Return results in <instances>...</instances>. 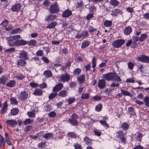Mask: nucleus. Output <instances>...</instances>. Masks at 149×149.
Segmentation results:
<instances>
[{"instance_id": "nucleus-1", "label": "nucleus", "mask_w": 149, "mask_h": 149, "mask_svg": "<svg viewBox=\"0 0 149 149\" xmlns=\"http://www.w3.org/2000/svg\"><path fill=\"white\" fill-rule=\"evenodd\" d=\"M103 77L108 81H122L120 77L117 75L115 72H110L104 74Z\"/></svg>"}, {"instance_id": "nucleus-2", "label": "nucleus", "mask_w": 149, "mask_h": 149, "mask_svg": "<svg viewBox=\"0 0 149 149\" xmlns=\"http://www.w3.org/2000/svg\"><path fill=\"white\" fill-rule=\"evenodd\" d=\"M125 42V40L123 39H118L113 42L112 45L115 48H118L120 47Z\"/></svg>"}, {"instance_id": "nucleus-3", "label": "nucleus", "mask_w": 149, "mask_h": 149, "mask_svg": "<svg viewBox=\"0 0 149 149\" xmlns=\"http://www.w3.org/2000/svg\"><path fill=\"white\" fill-rule=\"evenodd\" d=\"M59 10L58 6L56 2L51 5L50 7L49 11L52 14L56 13L58 12Z\"/></svg>"}, {"instance_id": "nucleus-4", "label": "nucleus", "mask_w": 149, "mask_h": 149, "mask_svg": "<svg viewBox=\"0 0 149 149\" xmlns=\"http://www.w3.org/2000/svg\"><path fill=\"white\" fill-rule=\"evenodd\" d=\"M28 97V94L25 91L20 92L18 95V98L22 100H26Z\"/></svg>"}, {"instance_id": "nucleus-5", "label": "nucleus", "mask_w": 149, "mask_h": 149, "mask_svg": "<svg viewBox=\"0 0 149 149\" xmlns=\"http://www.w3.org/2000/svg\"><path fill=\"white\" fill-rule=\"evenodd\" d=\"M70 75L66 73L65 74L61 75L60 79L61 81L65 82H68L70 80Z\"/></svg>"}, {"instance_id": "nucleus-6", "label": "nucleus", "mask_w": 149, "mask_h": 149, "mask_svg": "<svg viewBox=\"0 0 149 149\" xmlns=\"http://www.w3.org/2000/svg\"><path fill=\"white\" fill-rule=\"evenodd\" d=\"M18 54L19 55L18 58L20 59L27 60L29 58L28 57L27 52H25L24 51H21Z\"/></svg>"}, {"instance_id": "nucleus-7", "label": "nucleus", "mask_w": 149, "mask_h": 149, "mask_svg": "<svg viewBox=\"0 0 149 149\" xmlns=\"http://www.w3.org/2000/svg\"><path fill=\"white\" fill-rule=\"evenodd\" d=\"M77 116L75 114H73L72 116V118L69 120V122L73 126H77L78 124V122L76 118Z\"/></svg>"}, {"instance_id": "nucleus-8", "label": "nucleus", "mask_w": 149, "mask_h": 149, "mask_svg": "<svg viewBox=\"0 0 149 149\" xmlns=\"http://www.w3.org/2000/svg\"><path fill=\"white\" fill-rule=\"evenodd\" d=\"M137 59L139 60L142 62H149V57L144 55L140 56L138 57Z\"/></svg>"}, {"instance_id": "nucleus-9", "label": "nucleus", "mask_w": 149, "mask_h": 149, "mask_svg": "<svg viewBox=\"0 0 149 149\" xmlns=\"http://www.w3.org/2000/svg\"><path fill=\"white\" fill-rule=\"evenodd\" d=\"M6 122L7 125L12 127H16L17 124L16 120L13 119L7 120Z\"/></svg>"}, {"instance_id": "nucleus-10", "label": "nucleus", "mask_w": 149, "mask_h": 149, "mask_svg": "<svg viewBox=\"0 0 149 149\" xmlns=\"http://www.w3.org/2000/svg\"><path fill=\"white\" fill-rule=\"evenodd\" d=\"M6 40L7 41L8 45L10 46H15V41H14L13 36H10L6 37Z\"/></svg>"}, {"instance_id": "nucleus-11", "label": "nucleus", "mask_w": 149, "mask_h": 149, "mask_svg": "<svg viewBox=\"0 0 149 149\" xmlns=\"http://www.w3.org/2000/svg\"><path fill=\"white\" fill-rule=\"evenodd\" d=\"M21 4L19 3L16 4L11 8V10L14 12H17L21 9Z\"/></svg>"}, {"instance_id": "nucleus-12", "label": "nucleus", "mask_w": 149, "mask_h": 149, "mask_svg": "<svg viewBox=\"0 0 149 149\" xmlns=\"http://www.w3.org/2000/svg\"><path fill=\"white\" fill-rule=\"evenodd\" d=\"M28 42L23 40H17L15 41V46L24 45L27 44Z\"/></svg>"}, {"instance_id": "nucleus-13", "label": "nucleus", "mask_w": 149, "mask_h": 149, "mask_svg": "<svg viewBox=\"0 0 149 149\" xmlns=\"http://www.w3.org/2000/svg\"><path fill=\"white\" fill-rule=\"evenodd\" d=\"M56 17V15L49 14L46 17L45 20L47 21H51L55 20Z\"/></svg>"}, {"instance_id": "nucleus-14", "label": "nucleus", "mask_w": 149, "mask_h": 149, "mask_svg": "<svg viewBox=\"0 0 149 149\" xmlns=\"http://www.w3.org/2000/svg\"><path fill=\"white\" fill-rule=\"evenodd\" d=\"M63 87V85L62 84L58 83L53 88V91L55 92H57L61 90Z\"/></svg>"}, {"instance_id": "nucleus-15", "label": "nucleus", "mask_w": 149, "mask_h": 149, "mask_svg": "<svg viewBox=\"0 0 149 149\" xmlns=\"http://www.w3.org/2000/svg\"><path fill=\"white\" fill-rule=\"evenodd\" d=\"M106 81L104 79L99 80L98 84V87L100 88H103L106 87Z\"/></svg>"}, {"instance_id": "nucleus-16", "label": "nucleus", "mask_w": 149, "mask_h": 149, "mask_svg": "<svg viewBox=\"0 0 149 149\" xmlns=\"http://www.w3.org/2000/svg\"><path fill=\"white\" fill-rule=\"evenodd\" d=\"M72 14V11L68 9L65 10L62 14V16L63 17H68Z\"/></svg>"}, {"instance_id": "nucleus-17", "label": "nucleus", "mask_w": 149, "mask_h": 149, "mask_svg": "<svg viewBox=\"0 0 149 149\" xmlns=\"http://www.w3.org/2000/svg\"><path fill=\"white\" fill-rule=\"evenodd\" d=\"M132 28L129 26L126 27L124 30V34L126 36L129 35L132 32Z\"/></svg>"}, {"instance_id": "nucleus-18", "label": "nucleus", "mask_w": 149, "mask_h": 149, "mask_svg": "<svg viewBox=\"0 0 149 149\" xmlns=\"http://www.w3.org/2000/svg\"><path fill=\"white\" fill-rule=\"evenodd\" d=\"M26 60L20 59L17 61V65L21 66L22 67L25 66L26 64Z\"/></svg>"}, {"instance_id": "nucleus-19", "label": "nucleus", "mask_w": 149, "mask_h": 149, "mask_svg": "<svg viewBox=\"0 0 149 149\" xmlns=\"http://www.w3.org/2000/svg\"><path fill=\"white\" fill-rule=\"evenodd\" d=\"M8 80V77L6 75H3L0 79V83L1 84L5 85Z\"/></svg>"}, {"instance_id": "nucleus-20", "label": "nucleus", "mask_w": 149, "mask_h": 149, "mask_svg": "<svg viewBox=\"0 0 149 149\" xmlns=\"http://www.w3.org/2000/svg\"><path fill=\"white\" fill-rule=\"evenodd\" d=\"M85 77L84 75H81L78 77L77 80L80 84H83L85 81Z\"/></svg>"}, {"instance_id": "nucleus-21", "label": "nucleus", "mask_w": 149, "mask_h": 149, "mask_svg": "<svg viewBox=\"0 0 149 149\" xmlns=\"http://www.w3.org/2000/svg\"><path fill=\"white\" fill-rule=\"evenodd\" d=\"M112 13L111 15L115 16H117L119 14H121L122 13L121 11L118 9H114L112 10Z\"/></svg>"}, {"instance_id": "nucleus-22", "label": "nucleus", "mask_w": 149, "mask_h": 149, "mask_svg": "<svg viewBox=\"0 0 149 149\" xmlns=\"http://www.w3.org/2000/svg\"><path fill=\"white\" fill-rule=\"evenodd\" d=\"M67 135L69 137L74 138H78L79 136V135H77L74 132H69Z\"/></svg>"}, {"instance_id": "nucleus-23", "label": "nucleus", "mask_w": 149, "mask_h": 149, "mask_svg": "<svg viewBox=\"0 0 149 149\" xmlns=\"http://www.w3.org/2000/svg\"><path fill=\"white\" fill-rule=\"evenodd\" d=\"M43 93V91L39 89H35L33 92V94L36 95L40 96L42 95Z\"/></svg>"}, {"instance_id": "nucleus-24", "label": "nucleus", "mask_w": 149, "mask_h": 149, "mask_svg": "<svg viewBox=\"0 0 149 149\" xmlns=\"http://www.w3.org/2000/svg\"><path fill=\"white\" fill-rule=\"evenodd\" d=\"M84 142L87 145H90L92 144L91 143L92 140L87 136L85 137L84 139Z\"/></svg>"}, {"instance_id": "nucleus-25", "label": "nucleus", "mask_w": 149, "mask_h": 149, "mask_svg": "<svg viewBox=\"0 0 149 149\" xmlns=\"http://www.w3.org/2000/svg\"><path fill=\"white\" fill-rule=\"evenodd\" d=\"M67 91L66 90H62L58 94L59 96L62 97H65L67 96Z\"/></svg>"}, {"instance_id": "nucleus-26", "label": "nucleus", "mask_w": 149, "mask_h": 149, "mask_svg": "<svg viewBox=\"0 0 149 149\" xmlns=\"http://www.w3.org/2000/svg\"><path fill=\"white\" fill-rule=\"evenodd\" d=\"M57 24L56 22H52L49 24L46 27L47 28L53 29L54 28Z\"/></svg>"}, {"instance_id": "nucleus-27", "label": "nucleus", "mask_w": 149, "mask_h": 149, "mask_svg": "<svg viewBox=\"0 0 149 149\" xmlns=\"http://www.w3.org/2000/svg\"><path fill=\"white\" fill-rule=\"evenodd\" d=\"M121 93L124 96H131L132 94L129 91L123 89L120 90Z\"/></svg>"}, {"instance_id": "nucleus-28", "label": "nucleus", "mask_w": 149, "mask_h": 149, "mask_svg": "<svg viewBox=\"0 0 149 149\" xmlns=\"http://www.w3.org/2000/svg\"><path fill=\"white\" fill-rule=\"evenodd\" d=\"M53 136V135L52 133H46L43 136V137L46 139L49 140Z\"/></svg>"}, {"instance_id": "nucleus-29", "label": "nucleus", "mask_w": 149, "mask_h": 149, "mask_svg": "<svg viewBox=\"0 0 149 149\" xmlns=\"http://www.w3.org/2000/svg\"><path fill=\"white\" fill-rule=\"evenodd\" d=\"M16 84V82L14 80H11L6 84V86L9 87H13Z\"/></svg>"}, {"instance_id": "nucleus-30", "label": "nucleus", "mask_w": 149, "mask_h": 149, "mask_svg": "<svg viewBox=\"0 0 149 149\" xmlns=\"http://www.w3.org/2000/svg\"><path fill=\"white\" fill-rule=\"evenodd\" d=\"M44 76L46 77H50L52 75L51 71L49 70H47L44 71L43 73Z\"/></svg>"}, {"instance_id": "nucleus-31", "label": "nucleus", "mask_w": 149, "mask_h": 149, "mask_svg": "<svg viewBox=\"0 0 149 149\" xmlns=\"http://www.w3.org/2000/svg\"><path fill=\"white\" fill-rule=\"evenodd\" d=\"M147 38V35L146 33L142 34L139 38L140 42L144 41Z\"/></svg>"}, {"instance_id": "nucleus-32", "label": "nucleus", "mask_w": 149, "mask_h": 149, "mask_svg": "<svg viewBox=\"0 0 149 149\" xmlns=\"http://www.w3.org/2000/svg\"><path fill=\"white\" fill-rule=\"evenodd\" d=\"M27 114L28 116L31 118H34L36 116L35 111H28L27 112Z\"/></svg>"}, {"instance_id": "nucleus-33", "label": "nucleus", "mask_w": 149, "mask_h": 149, "mask_svg": "<svg viewBox=\"0 0 149 149\" xmlns=\"http://www.w3.org/2000/svg\"><path fill=\"white\" fill-rule=\"evenodd\" d=\"M104 25L106 27H110L112 24V22L111 20H106L104 22Z\"/></svg>"}, {"instance_id": "nucleus-34", "label": "nucleus", "mask_w": 149, "mask_h": 149, "mask_svg": "<svg viewBox=\"0 0 149 149\" xmlns=\"http://www.w3.org/2000/svg\"><path fill=\"white\" fill-rule=\"evenodd\" d=\"M116 81V82L112 83L110 85V86L113 87H118L119 86L121 81Z\"/></svg>"}, {"instance_id": "nucleus-35", "label": "nucleus", "mask_w": 149, "mask_h": 149, "mask_svg": "<svg viewBox=\"0 0 149 149\" xmlns=\"http://www.w3.org/2000/svg\"><path fill=\"white\" fill-rule=\"evenodd\" d=\"M90 42L88 41H85L82 43L81 48L84 49L88 47L90 44Z\"/></svg>"}, {"instance_id": "nucleus-36", "label": "nucleus", "mask_w": 149, "mask_h": 149, "mask_svg": "<svg viewBox=\"0 0 149 149\" xmlns=\"http://www.w3.org/2000/svg\"><path fill=\"white\" fill-rule=\"evenodd\" d=\"M100 123L101 125L103 126L106 129H107L109 127L108 125L107 124L106 121L100 120Z\"/></svg>"}, {"instance_id": "nucleus-37", "label": "nucleus", "mask_w": 149, "mask_h": 149, "mask_svg": "<svg viewBox=\"0 0 149 149\" xmlns=\"http://www.w3.org/2000/svg\"><path fill=\"white\" fill-rule=\"evenodd\" d=\"M144 102L145 103V105L146 106L149 107V97L147 96L145 97L143 99Z\"/></svg>"}, {"instance_id": "nucleus-38", "label": "nucleus", "mask_w": 149, "mask_h": 149, "mask_svg": "<svg viewBox=\"0 0 149 149\" xmlns=\"http://www.w3.org/2000/svg\"><path fill=\"white\" fill-rule=\"evenodd\" d=\"M81 70L79 68H75L73 71V73L75 75H78L81 73Z\"/></svg>"}, {"instance_id": "nucleus-39", "label": "nucleus", "mask_w": 149, "mask_h": 149, "mask_svg": "<svg viewBox=\"0 0 149 149\" xmlns=\"http://www.w3.org/2000/svg\"><path fill=\"white\" fill-rule=\"evenodd\" d=\"M128 113L129 114L130 116H132L135 113L134 111V108L132 107H130L129 108L128 111Z\"/></svg>"}, {"instance_id": "nucleus-40", "label": "nucleus", "mask_w": 149, "mask_h": 149, "mask_svg": "<svg viewBox=\"0 0 149 149\" xmlns=\"http://www.w3.org/2000/svg\"><path fill=\"white\" fill-rule=\"evenodd\" d=\"M89 96L90 94L88 93H84L81 96V98L83 99H87L89 97Z\"/></svg>"}, {"instance_id": "nucleus-41", "label": "nucleus", "mask_w": 149, "mask_h": 149, "mask_svg": "<svg viewBox=\"0 0 149 149\" xmlns=\"http://www.w3.org/2000/svg\"><path fill=\"white\" fill-rule=\"evenodd\" d=\"M15 51V48L11 47L9 49H7L4 50L5 52L8 53V54H11L14 52Z\"/></svg>"}, {"instance_id": "nucleus-42", "label": "nucleus", "mask_w": 149, "mask_h": 149, "mask_svg": "<svg viewBox=\"0 0 149 149\" xmlns=\"http://www.w3.org/2000/svg\"><path fill=\"white\" fill-rule=\"evenodd\" d=\"M33 122V120H31L30 118L26 119L24 122L23 123L25 125L30 124Z\"/></svg>"}, {"instance_id": "nucleus-43", "label": "nucleus", "mask_w": 149, "mask_h": 149, "mask_svg": "<svg viewBox=\"0 0 149 149\" xmlns=\"http://www.w3.org/2000/svg\"><path fill=\"white\" fill-rule=\"evenodd\" d=\"M8 105L6 103L4 104L1 111L2 113H4L6 112V109H7Z\"/></svg>"}, {"instance_id": "nucleus-44", "label": "nucleus", "mask_w": 149, "mask_h": 149, "mask_svg": "<svg viewBox=\"0 0 149 149\" xmlns=\"http://www.w3.org/2000/svg\"><path fill=\"white\" fill-rule=\"evenodd\" d=\"M129 127V125L127 123H123L121 127L123 130H126L128 129Z\"/></svg>"}, {"instance_id": "nucleus-45", "label": "nucleus", "mask_w": 149, "mask_h": 149, "mask_svg": "<svg viewBox=\"0 0 149 149\" xmlns=\"http://www.w3.org/2000/svg\"><path fill=\"white\" fill-rule=\"evenodd\" d=\"M0 147H1L2 146H4L5 145V142L4 140L3 137L1 135H0Z\"/></svg>"}, {"instance_id": "nucleus-46", "label": "nucleus", "mask_w": 149, "mask_h": 149, "mask_svg": "<svg viewBox=\"0 0 149 149\" xmlns=\"http://www.w3.org/2000/svg\"><path fill=\"white\" fill-rule=\"evenodd\" d=\"M110 4L114 6H117L119 4V2L116 0H111L110 1Z\"/></svg>"}, {"instance_id": "nucleus-47", "label": "nucleus", "mask_w": 149, "mask_h": 149, "mask_svg": "<svg viewBox=\"0 0 149 149\" xmlns=\"http://www.w3.org/2000/svg\"><path fill=\"white\" fill-rule=\"evenodd\" d=\"M11 103L13 105H16L18 103L16 99L14 97H12L10 99Z\"/></svg>"}, {"instance_id": "nucleus-48", "label": "nucleus", "mask_w": 149, "mask_h": 149, "mask_svg": "<svg viewBox=\"0 0 149 149\" xmlns=\"http://www.w3.org/2000/svg\"><path fill=\"white\" fill-rule=\"evenodd\" d=\"M75 100L74 97H70L68 99V102L69 104H71L73 103Z\"/></svg>"}, {"instance_id": "nucleus-49", "label": "nucleus", "mask_w": 149, "mask_h": 149, "mask_svg": "<svg viewBox=\"0 0 149 149\" xmlns=\"http://www.w3.org/2000/svg\"><path fill=\"white\" fill-rule=\"evenodd\" d=\"M44 109L46 112H49L52 110L51 107L50 105H46L44 107Z\"/></svg>"}, {"instance_id": "nucleus-50", "label": "nucleus", "mask_w": 149, "mask_h": 149, "mask_svg": "<svg viewBox=\"0 0 149 149\" xmlns=\"http://www.w3.org/2000/svg\"><path fill=\"white\" fill-rule=\"evenodd\" d=\"M21 31V30L20 28H17L15 29L12 30L11 32V33L13 34H17L19 32Z\"/></svg>"}, {"instance_id": "nucleus-51", "label": "nucleus", "mask_w": 149, "mask_h": 149, "mask_svg": "<svg viewBox=\"0 0 149 149\" xmlns=\"http://www.w3.org/2000/svg\"><path fill=\"white\" fill-rule=\"evenodd\" d=\"M83 39L86 38L88 36V33L87 31H85L81 33Z\"/></svg>"}, {"instance_id": "nucleus-52", "label": "nucleus", "mask_w": 149, "mask_h": 149, "mask_svg": "<svg viewBox=\"0 0 149 149\" xmlns=\"http://www.w3.org/2000/svg\"><path fill=\"white\" fill-rule=\"evenodd\" d=\"M102 105L101 104H99L97 105L95 108L96 110L97 111H100L102 109Z\"/></svg>"}, {"instance_id": "nucleus-53", "label": "nucleus", "mask_w": 149, "mask_h": 149, "mask_svg": "<svg viewBox=\"0 0 149 149\" xmlns=\"http://www.w3.org/2000/svg\"><path fill=\"white\" fill-rule=\"evenodd\" d=\"M18 113V110L17 109H13L11 111L12 115H16Z\"/></svg>"}, {"instance_id": "nucleus-54", "label": "nucleus", "mask_w": 149, "mask_h": 149, "mask_svg": "<svg viewBox=\"0 0 149 149\" xmlns=\"http://www.w3.org/2000/svg\"><path fill=\"white\" fill-rule=\"evenodd\" d=\"M57 95L56 93H52L49 95V99H52L55 97Z\"/></svg>"}, {"instance_id": "nucleus-55", "label": "nucleus", "mask_w": 149, "mask_h": 149, "mask_svg": "<svg viewBox=\"0 0 149 149\" xmlns=\"http://www.w3.org/2000/svg\"><path fill=\"white\" fill-rule=\"evenodd\" d=\"M127 65L128 68L130 70H132L134 66L133 63L131 62H129L127 63Z\"/></svg>"}, {"instance_id": "nucleus-56", "label": "nucleus", "mask_w": 149, "mask_h": 149, "mask_svg": "<svg viewBox=\"0 0 149 149\" xmlns=\"http://www.w3.org/2000/svg\"><path fill=\"white\" fill-rule=\"evenodd\" d=\"M15 77L18 79H22L24 78V76L21 74H18Z\"/></svg>"}, {"instance_id": "nucleus-57", "label": "nucleus", "mask_w": 149, "mask_h": 149, "mask_svg": "<svg viewBox=\"0 0 149 149\" xmlns=\"http://www.w3.org/2000/svg\"><path fill=\"white\" fill-rule=\"evenodd\" d=\"M36 41L34 40H31L29 42V45H36Z\"/></svg>"}, {"instance_id": "nucleus-58", "label": "nucleus", "mask_w": 149, "mask_h": 149, "mask_svg": "<svg viewBox=\"0 0 149 149\" xmlns=\"http://www.w3.org/2000/svg\"><path fill=\"white\" fill-rule=\"evenodd\" d=\"M8 24V21L6 19L4 20L1 24L3 26H6Z\"/></svg>"}, {"instance_id": "nucleus-59", "label": "nucleus", "mask_w": 149, "mask_h": 149, "mask_svg": "<svg viewBox=\"0 0 149 149\" xmlns=\"http://www.w3.org/2000/svg\"><path fill=\"white\" fill-rule=\"evenodd\" d=\"M116 136L118 138H121L122 136H123L122 132L121 131H119L116 132Z\"/></svg>"}, {"instance_id": "nucleus-60", "label": "nucleus", "mask_w": 149, "mask_h": 149, "mask_svg": "<svg viewBox=\"0 0 149 149\" xmlns=\"http://www.w3.org/2000/svg\"><path fill=\"white\" fill-rule=\"evenodd\" d=\"M126 82L130 83H134V80L132 77L127 78L126 80Z\"/></svg>"}, {"instance_id": "nucleus-61", "label": "nucleus", "mask_w": 149, "mask_h": 149, "mask_svg": "<svg viewBox=\"0 0 149 149\" xmlns=\"http://www.w3.org/2000/svg\"><path fill=\"white\" fill-rule=\"evenodd\" d=\"M92 63V67L93 68H95L96 65V64L95 63V57H93V58Z\"/></svg>"}, {"instance_id": "nucleus-62", "label": "nucleus", "mask_w": 149, "mask_h": 149, "mask_svg": "<svg viewBox=\"0 0 149 149\" xmlns=\"http://www.w3.org/2000/svg\"><path fill=\"white\" fill-rule=\"evenodd\" d=\"M56 113L54 111H52L49 114V116L51 117H54L56 116Z\"/></svg>"}, {"instance_id": "nucleus-63", "label": "nucleus", "mask_w": 149, "mask_h": 149, "mask_svg": "<svg viewBox=\"0 0 149 149\" xmlns=\"http://www.w3.org/2000/svg\"><path fill=\"white\" fill-rule=\"evenodd\" d=\"M43 54V52L41 50H38L36 53L37 56H42Z\"/></svg>"}, {"instance_id": "nucleus-64", "label": "nucleus", "mask_w": 149, "mask_h": 149, "mask_svg": "<svg viewBox=\"0 0 149 149\" xmlns=\"http://www.w3.org/2000/svg\"><path fill=\"white\" fill-rule=\"evenodd\" d=\"M75 149H82V148L81 146L79 144H77L74 145Z\"/></svg>"}]
</instances>
